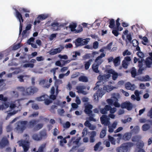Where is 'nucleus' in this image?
I'll list each match as a JSON object with an SVG mask.
<instances>
[{
	"instance_id": "0e129e2a",
	"label": "nucleus",
	"mask_w": 152,
	"mask_h": 152,
	"mask_svg": "<svg viewBox=\"0 0 152 152\" xmlns=\"http://www.w3.org/2000/svg\"><path fill=\"white\" fill-rule=\"evenodd\" d=\"M71 126L70 122L69 121H67L65 124V125H64V128H69Z\"/></svg>"
},
{
	"instance_id": "20e7f679",
	"label": "nucleus",
	"mask_w": 152,
	"mask_h": 152,
	"mask_svg": "<svg viewBox=\"0 0 152 152\" xmlns=\"http://www.w3.org/2000/svg\"><path fill=\"white\" fill-rule=\"evenodd\" d=\"M107 75H99L98 77L97 78L100 81H104L106 82L107 81L109 78L111 77V74L112 75V77L113 80H114V70L110 69L107 70Z\"/></svg>"
},
{
	"instance_id": "5701e85b",
	"label": "nucleus",
	"mask_w": 152,
	"mask_h": 152,
	"mask_svg": "<svg viewBox=\"0 0 152 152\" xmlns=\"http://www.w3.org/2000/svg\"><path fill=\"white\" fill-rule=\"evenodd\" d=\"M22 45H21L20 43H18L17 44H14L12 46H11L12 50H16L20 48Z\"/></svg>"
},
{
	"instance_id": "b1692460",
	"label": "nucleus",
	"mask_w": 152,
	"mask_h": 152,
	"mask_svg": "<svg viewBox=\"0 0 152 152\" xmlns=\"http://www.w3.org/2000/svg\"><path fill=\"white\" fill-rule=\"evenodd\" d=\"M121 60L120 56L115 58V66H118L120 65Z\"/></svg>"
},
{
	"instance_id": "c03bdc74",
	"label": "nucleus",
	"mask_w": 152,
	"mask_h": 152,
	"mask_svg": "<svg viewBox=\"0 0 152 152\" xmlns=\"http://www.w3.org/2000/svg\"><path fill=\"white\" fill-rule=\"evenodd\" d=\"M109 27L110 28H114V19H112L110 21Z\"/></svg>"
},
{
	"instance_id": "37998d69",
	"label": "nucleus",
	"mask_w": 152,
	"mask_h": 152,
	"mask_svg": "<svg viewBox=\"0 0 152 152\" xmlns=\"http://www.w3.org/2000/svg\"><path fill=\"white\" fill-rule=\"evenodd\" d=\"M132 42V43L133 46L135 47L138 46L139 44L138 41L136 39H133Z\"/></svg>"
},
{
	"instance_id": "8fccbe9b",
	"label": "nucleus",
	"mask_w": 152,
	"mask_h": 152,
	"mask_svg": "<svg viewBox=\"0 0 152 152\" xmlns=\"http://www.w3.org/2000/svg\"><path fill=\"white\" fill-rule=\"evenodd\" d=\"M139 121L141 123H143L146 122H150L151 121L149 120H146L144 118H141L139 120Z\"/></svg>"
},
{
	"instance_id": "6e6d98bb",
	"label": "nucleus",
	"mask_w": 152,
	"mask_h": 152,
	"mask_svg": "<svg viewBox=\"0 0 152 152\" xmlns=\"http://www.w3.org/2000/svg\"><path fill=\"white\" fill-rule=\"evenodd\" d=\"M108 140L111 142V144H114V138L110 135H108Z\"/></svg>"
},
{
	"instance_id": "4c0bfd02",
	"label": "nucleus",
	"mask_w": 152,
	"mask_h": 152,
	"mask_svg": "<svg viewBox=\"0 0 152 152\" xmlns=\"http://www.w3.org/2000/svg\"><path fill=\"white\" fill-rule=\"evenodd\" d=\"M23 67H30L31 68H33L34 66V64H33L29 63V64H26L23 65Z\"/></svg>"
},
{
	"instance_id": "a211bd4d",
	"label": "nucleus",
	"mask_w": 152,
	"mask_h": 152,
	"mask_svg": "<svg viewBox=\"0 0 152 152\" xmlns=\"http://www.w3.org/2000/svg\"><path fill=\"white\" fill-rule=\"evenodd\" d=\"M99 64L94 63L92 65V69L93 72L96 73H99V71L98 69Z\"/></svg>"
},
{
	"instance_id": "7ed1b4c3",
	"label": "nucleus",
	"mask_w": 152,
	"mask_h": 152,
	"mask_svg": "<svg viewBox=\"0 0 152 152\" xmlns=\"http://www.w3.org/2000/svg\"><path fill=\"white\" fill-rule=\"evenodd\" d=\"M134 143L131 142H127L121 144L119 147L117 148L116 151L117 152H127L131 147L133 146Z\"/></svg>"
},
{
	"instance_id": "69168bd1",
	"label": "nucleus",
	"mask_w": 152,
	"mask_h": 152,
	"mask_svg": "<svg viewBox=\"0 0 152 152\" xmlns=\"http://www.w3.org/2000/svg\"><path fill=\"white\" fill-rule=\"evenodd\" d=\"M48 80L45 79H43L40 80L39 82V84L41 85H44L45 84L47 83Z\"/></svg>"
},
{
	"instance_id": "0eeeda50",
	"label": "nucleus",
	"mask_w": 152,
	"mask_h": 152,
	"mask_svg": "<svg viewBox=\"0 0 152 152\" xmlns=\"http://www.w3.org/2000/svg\"><path fill=\"white\" fill-rule=\"evenodd\" d=\"M60 47L57 48L51 49L48 53L50 55H54L58 53H59L64 48V47L62 45H60Z\"/></svg>"
},
{
	"instance_id": "de8ad7c7",
	"label": "nucleus",
	"mask_w": 152,
	"mask_h": 152,
	"mask_svg": "<svg viewBox=\"0 0 152 152\" xmlns=\"http://www.w3.org/2000/svg\"><path fill=\"white\" fill-rule=\"evenodd\" d=\"M27 77V75H20L18 77V78L19 79V81L21 82H23L24 81V80L23 79V78L24 77Z\"/></svg>"
},
{
	"instance_id": "473e14b6",
	"label": "nucleus",
	"mask_w": 152,
	"mask_h": 152,
	"mask_svg": "<svg viewBox=\"0 0 152 152\" xmlns=\"http://www.w3.org/2000/svg\"><path fill=\"white\" fill-rule=\"evenodd\" d=\"M122 67L125 69H127L129 65V62L123 60L122 62Z\"/></svg>"
},
{
	"instance_id": "7c9ffc66",
	"label": "nucleus",
	"mask_w": 152,
	"mask_h": 152,
	"mask_svg": "<svg viewBox=\"0 0 152 152\" xmlns=\"http://www.w3.org/2000/svg\"><path fill=\"white\" fill-rule=\"evenodd\" d=\"M150 126L148 124H145L142 126V129L143 131H146L150 128Z\"/></svg>"
},
{
	"instance_id": "6ab92c4d",
	"label": "nucleus",
	"mask_w": 152,
	"mask_h": 152,
	"mask_svg": "<svg viewBox=\"0 0 152 152\" xmlns=\"http://www.w3.org/2000/svg\"><path fill=\"white\" fill-rule=\"evenodd\" d=\"M38 121L35 120H32L29 121L28 124L27 125V126L29 128H32L36 124Z\"/></svg>"
},
{
	"instance_id": "052dcab7",
	"label": "nucleus",
	"mask_w": 152,
	"mask_h": 152,
	"mask_svg": "<svg viewBox=\"0 0 152 152\" xmlns=\"http://www.w3.org/2000/svg\"><path fill=\"white\" fill-rule=\"evenodd\" d=\"M59 132L57 128H55L54 129L53 134L54 136H56L57 134H59Z\"/></svg>"
},
{
	"instance_id": "aec40b11",
	"label": "nucleus",
	"mask_w": 152,
	"mask_h": 152,
	"mask_svg": "<svg viewBox=\"0 0 152 152\" xmlns=\"http://www.w3.org/2000/svg\"><path fill=\"white\" fill-rule=\"evenodd\" d=\"M144 61L146 67L148 68H150L152 65V61L150 59L147 57L145 60H144Z\"/></svg>"
},
{
	"instance_id": "3c124183",
	"label": "nucleus",
	"mask_w": 152,
	"mask_h": 152,
	"mask_svg": "<svg viewBox=\"0 0 152 152\" xmlns=\"http://www.w3.org/2000/svg\"><path fill=\"white\" fill-rule=\"evenodd\" d=\"M24 152H27L29 149V146L28 145L25 144L23 147Z\"/></svg>"
},
{
	"instance_id": "774afa93",
	"label": "nucleus",
	"mask_w": 152,
	"mask_h": 152,
	"mask_svg": "<svg viewBox=\"0 0 152 152\" xmlns=\"http://www.w3.org/2000/svg\"><path fill=\"white\" fill-rule=\"evenodd\" d=\"M38 100L39 101H45V98L44 95L38 98Z\"/></svg>"
},
{
	"instance_id": "4be33fe9",
	"label": "nucleus",
	"mask_w": 152,
	"mask_h": 152,
	"mask_svg": "<svg viewBox=\"0 0 152 152\" xmlns=\"http://www.w3.org/2000/svg\"><path fill=\"white\" fill-rule=\"evenodd\" d=\"M114 87H112L111 86L108 85L104 86L103 89L104 90H105L107 92H109L113 89Z\"/></svg>"
},
{
	"instance_id": "2f4dec72",
	"label": "nucleus",
	"mask_w": 152,
	"mask_h": 152,
	"mask_svg": "<svg viewBox=\"0 0 152 152\" xmlns=\"http://www.w3.org/2000/svg\"><path fill=\"white\" fill-rule=\"evenodd\" d=\"M77 25L75 23H73L72 24H70L69 26V27L71 28V31H75V28L77 27Z\"/></svg>"
},
{
	"instance_id": "dca6fc26",
	"label": "nucleus",
	"mask_w": 152,
	"mask_h": 152,
	"mask_svg": "<svg viewBox=\"0 0 152 152\" xmlns=\"http://www.w3.org/2000/svg\"><path fill=\"white\" fill-rule=\"evenodd\" d=\"M101 144V142H99L97 143L94 147V151H102L103 149V147L100 146Z\"/></svg>"
},
{
	"instance_id": "49530a36",
	"label": "nucleus",
	"mask_w": 152,
	"mask_h": 152,
	"mask_svg": "<svg viewBox=\"0 0 152 152\" xmlns=\"http://www.w3.org/2000/svg\"><path fill=\"white\" fill-rule=\"evenodd\" d=\"M137 146L139 148H141L143 147L144 144L142 142H137Z\"/></svg>"
},
{
	"instance_id": "a19ab883",
	"label": "nucleus",
	"mask_w": 152,
	"mask_h": 152,
	"mask_svg": "<svg viewBox=\"0 0 152 152\" xmlns=\"http://www.w3.org/2000/svg\"><path fill=\"white\" fill-rule=\"evenodd\" d=\"M137 54L141 59H143L144 56V53L141 51L137 52Z\"/></svg>"
},
{
	"instance_id": "72a5a7b5",
	"label": "nucleus",
	"mask_w": 152,
	"mask_h": 152,
	"mask_svg": "<svg viewBox=\"0 0 152 152\" xmlns=\"http://www.w3.org/2000/svg\"><path fill=\"white\" fill-rule=\"evenodd\" d=\"M16 112L15 111H13L12 112H10L9 113H8V114H7V116H6V120L8 119L10 117V116L14 115L15 114H16Z\"/></svg>"
},
{
	"instance_id": "4468645a",
	"label": "nucleus",
	"mask_w": 152,
	"mask_h": 152,
	"mask_svg": "<svg viewBox=\"0 0 152 152\" xmlns=\"http://www.w3.org/2000/svg\"><path fill=\"white\" fill-rule=\"evenodd\" d=\"M125 87L126 89L132 91L134 90L135 88L134 84H132L129 82H128L126 83Z\"/></svg>"
},
{
	"instance_id": "39448f33",
	"label": "nucleus",
	"mask_w": 152,
	"mask_h": 152,
	"mask_svg": "<svg viewBox=\"0 0 152 152\" xmlns=\"http://www.w3.org/2000/svg\"><path fill=\"white\" fill-rule=\"evenodd\" d=\"M16 16L17 18L19 20L20 22L19 34H20L22 31L23 23L24 20L23 19L21 14L17 10H15Z\"/></svg>"
},
{
	"instance_id": "c9c22d12",
	"label": "nucleus",
	"mask_w": 152,
	"mask_h": 152,
	"mask_svg": "<svg viewBox=\"0 0 152 152\" xmlns=\"http://www.w3.org/2000/svg\"><path fill=\"white\" fill-rule=\"evenodd\" d=\"M140 139V138L139 136H135L133 137L132 139V142H138Z\"/></svg>"
},
{
	"instance_id": "f3484780",
	"label": "nucleus",
	"mask_w": 152,
	"mask_h": 152,
	"mask_svg": "<svg viewBox=\"0 0 152 152\" xmlns=\"http://www.w3.org/2000/svg\"><path fill=\"white\" fill-rule=\"evenodd\" d=\"M132 134L130 132H126L122 136V139L125 141L129 140L131 138Z\"/></svg>"
},
{
	"instance_id": "ea45409f",
	"label": "nucleus",
	"mask_w": 152,
	"mask_h": 152,
	"mask_svg": "<svg viewBox=\"0 0 152 152\" xmlns=\"http://www.w3.org/2000/svg\"><path fill=\"white\" fill-rule=\"evenodd\" d=\"M57 106L56 105H52L50 109V111L53 113H55L56 111L55 110V109H57Z\"/></svg>"
},
{
	"instance_id": "bf43d9fd",
	"label": "nucleus",
	"mask_w": 152,
	"mask_h": 152,
	"mask_svg": "<svg viewBox=\"0 0 152 152\" xmlns=\"http://www.w3.org/2000/svg\"><path fill=\"white\" fill-rule=\"evenodd\" d=\"M99 45V43L98 42L96 41L94 42L93 43V48L94 49H97Z\"/></svg>"
},
{
	"instance_id": "864d4df0",
	"label": "nucleus",
	"mask_w": 152,
	"mask_h": 152,
	"mask_svg": "<svg viewBox=\"0 0 152 152\" xmlns=\"http://www.w3.org/2000/svg\"><path fill=\"white\" fill-rule=\"evenodd\" d=\"M126 38H127V39L129 41V42L131 43L132 42V35L130 33H129V34H127V35L126 36Z\"/></svg>"
},
{
	"instance_id": "393cba45",
	"label": "nucleus",
	"mask_w": 152,
	"mask_h": 152,
	"mask_svg": "<svg viewBox=\"0 0 152 152\" xmlns=\"http://www.w3.org/2000/svg\"><path fill=\"white\" fill-rule=\"evenodd\" d=\"M131 76L132 77L135 78L137 75L136 70L134 67H132L131 71Z\"/></svg>"
},
{
	"instance_id": "e433bc0d",
	"label": "nucleus",
	"mask_w": 152,
	"mask_h": 152,
	"mask_svg": "<svg viewBox=\"0 0 152 152\" xmlns=\"http://www.w3.org/2000/svg\"><path fill=\"white\" fill-rule=\"evenodd\" d=\"M88 115L90 116L88 118V119L90 121H96V119L93 118V117L94 116V114L92 113L91 114Z\"/></svg>"
},
{
	"instance_id": "412c9836",
	"label": "nucleus",
	"mask_w": 152,
	"mask_h": 152,
	"mask_svg": "<svg viewBox=\"0 0 152 152\" xmlns=\"http://www.w3.org/2000/svg\"><path fill=\"white\" fill-rule=\"evenodd\" d=\"M82 38H79L77 39L75 41V43L76 47H78L82 46Z\"/></svg>"
},
{
	"instance_id": "f03ea898",
	"label": "nucleus",
	"mask_w": 152,
	"mask_h": 152,
	"mask_svg": "<svg viewBox=\"0 0 152 152\" xmlns=\"http://www.w3.org/2000/svg\"><path fill=\"white\" fill-rule=\"evenodd\" d=\"M32 139L36 141H40L46 139L47 134L46 130H42L40 131L39 134L34 133L32 136Z\"/></svg>"
},
{
	"instance_id": "f8f14e48",
	"label": "nucleus",
	"mask_w": 152,
	"mask_h": 152,
	"mask_svg": "<svg viewBox=\"0 0 152 152\" xmlns=\"http://www.w3.org/2000/svg\"><path fill=\"white\" fill-rule=\"evenodd\" d=\"M111 108V106L110 105H106L104 108H100V112L102 114H106L107 113V112L109 111Z\"/></svg>"
},
{
	"instance_id": "cd10ccee",
	"label": "nucleus",
	"mask_w": 152,
	"mask_h": 152,
	"mask_svg": "<svg viewBox=\"0 0 152 152\" xmlns=\"http://www.w3.org/2000/svg\"><path fill=\"white\" fill-rule=\"evenodd\" d=\"M92 61L91 59H90L88 61L86 62L84 65L85 68L86 70H88L89 69Z\"/></svg>"
},
{
	"instance_id": "f704fd0d",
	"label": "nucleus",
	"mask_w": 152,
	"mask_h": 152,
	"mask_svg": "<svg viewBox=\"0 0 152 152\" xmlns=\"http://www.w3.org/2000/svg\"><path fill=\"white\" fill-rule=\"evenodd\" d=\"M83 30V28L82 26H79L77 28V29L75 30V33L77 34L81 32Z\"/></svg>"
},
{
	"instance_id": "4d7b16f0",
	"label": "nucleus",
	"mask_w": 152,
	"mask_h": 152,
	"mask_svg": "<svg viewBox=\"0 0 152 152\" xmlns=\"http://www.w3.org/2000/svg\"><path fill=\"white\" fill-rule=\"evenodd\" d=\"M88 130L87 128H85L83 129L82 132V136L84 137L87 134Z\"/></svg>"
},
{
	"instance_id": "680f3d73",
	"label": "nucleus",
	"mask_w": 152,
	"mask_h": 152,
	"mask_svg": "<svg viewBox=\"0 0 152 152\" xmlns=\"http://www.w3.org/2000/svg\"><path fill=\"white\" fill-rule=\"evenodd\" d=\"M120 20V18H118L117 19V20H116V26L115 27L117 28L118 29L119 26H120V23L119 22V21Z\"/></svg>"
},
{
	"instance_id": "5fc2aeb1",
	"label": "nucleus",
	"mask_w": 152,
	"mask_h": 152,
	"mask_svg": "<svg viewBox=\"0 0 152 152\" xmlns=\"http://www.w3.org/2000/svg\"><path fill=\"white\" fill-rule=\"evenodd\" d=\"M109 129L108 131L110 132H112L113 131V129L114 128V122L112 123V126H108Z\"/></svg>"
},
{
	"instance_id": "9d476101",
	"label": "nucleus",
	"mask_w": 152,
	"mask_h": 152,
	"mask_svg": "<svg viewBox=\"0 0 152 152\" xmlns=\"http://www.w3.org/2000/svg\"><path fill=\"white\" fill-rule=\"evenodd\" d=\"M122 108H126L128 110H131L132 108V105L130 102H124L122 103L121 105Z\"/></svg>"
},
{
	"instance_id": "a18cd8bd",
	"label": "nucleus",
	"mask_w": 152,
	"mask_h": 152,
	"mask_svg": "<svg viewBox=\"0 0 152 152\" xmlns=\"http://www.w3.org/2000/svg\"><path fill=\"white\" fill-rule=\"evenodd\" d=\"M131 53L128 51V50H126L123 53V55L125 56L126 55L129 56L131 55Z\"/></svg>"
},
{
	"instance_id": "79ce46f5",
	"label": "nucleus",
	"mask_w": 152,
	"mask_h": 152,
	"mask_svg": "<svg viewBox=\"0 0 152 152\" xmlns=\"http://www.w3.org/2000/svg\"><path fill=\"white\" fill-rule=\"evenodd\" d=\"M113 44L112 42H110L106 46L103 47V48L108 50H110L111 49V46Z\"/></svg>"
},
{
	"instance_id": "2eb2a0df",
	"label": "nucleus",
	"mask_w": 152,
	"mask_h": 152,
	"mask_svg": "<svg viewBox=\"0 0 152 152\" xmlns=\"http://www.w3.org/2000/svg\"><path fill=\"white\" fill-rule=\"evenodd\" d=\"M46 146V143H43L39 147L37 151H36V148H34L33 151L35 152H44V149Z\"/></svg>"
},
{
	"instance_id": "e2e57ef3",
	"label": "nucleus",
	"mask_w": 152,
	"mask_h": 152,
	"mask_svg": "<svg viewBox=\"0 0 152 152\" xmlns=\"http://www.w3.org/2000/svg\"><path fill=\"white\" fill-rule=\"evenodd\" d=\"M82 46L85 45H86L88 43V41L87 40V39H83L82 38Z\"/></svg>"
},
{
	"instance_id": "338daca9",
	"label": "nucleus",
	"mask_w": 152,
	"mask_h": 152,
	"mask_svg": "<svg viewBox=\"0 0 152 152\" xmlns=\"http://www.w3.org/2000/svg\"><path fill=\"white\" fill-rule=\"evenodd\" d=\"M91 124L88 121H86L84 123V125L86 126L89 127H90V126L91 125Z\"/></svg>"
},
{
	"instance_id": "603ef678",
	"label": "nucleus",
	"mask_w": 152,
	"mask_h": 152,
	"mask_svg": "<svg viewBox=\"0 0 152 152\" xmlns=\"http://www.w3.org/2000/svg\"><path fill=\"white\" fill-rule=\"evenodd\" d=\"M7 100V97H4L3 94H0V100L6 102Z\"/></svg>"
},
{
	"instance_id": "bb28decb",
	"label": "nucleus",
	"mask_w": 152,
	"mask_h": 152,
	"mask_svg": "<svg viewBox=\"0 0 152 152\" xmlns=\"http://www.w3.org/2000/svg\"><path fill=\"white\" fill-rule=\"evenodd\" d=\"M48 17V16L47 15L41 14L38 16L37 18V19L41 20H43L47 18Z\"/></svg>"
},
{
	"instance_id": "58836bf2",
	"label": "nucleus",
	"mask_w": 152,
	"mask_h": 152,
	"mask_svg": "<svg viewBox=\"0 0 152 152\" xmlns=\"http://www.w3.org/2000/svg\"><path fill=\"white\" fill-rule=\"evenodd\" d=\"M43 126L42 124H37L35 128V129L37 130H38L42 128Z\"/></svg>"
},
{
	"instance_id": "423d86ee",
	"label": "nucleus",
	"mask_w": 152,
	"mask_h": 152,
	"mask_svg": "<svg viewBox=\"0 0 152 152\" xmlns=\"http://www.w3.org/2000/svg\"><path fill=\"white\" fill-rule=\"evenodd\" d=\"M28 123V121H19L18 122L19 124H18L16 128V130L23 132L26 129Z\"/></svg>"
},
{
	"instance_id": "1a4fd4ad",
	"label": "nucleus",
	"mask_w": 152,
	"mask_h": 152,
	"mask_svg": "<svg viewBox=\"0 0 152 152\" xmlns=\"http://www.w3.org/2000/svg\"><path fill=\"white\" fill-rule=\"evenodd\" d=\"M144 62H145V61L143 59H140V60L138 61V66L139 68L138 72L140 74H142V72L144 70V67H143Z\"/></svg>"
},
{
	"instance_id": "9b49d317",
	"label": "nucleus",
	"mask_w": 152,
	"mask_h": 152,
	"mask_svg": "<svg viewBox=\"0 0 152 152\" xmlns=\"http://www.w3.org/2000/svg\"><path fill=\"white\" fill-rule=\"evenodd\" d=\"M93 108V106L91 104H88L85 106L84 112L87 114L89 115L92 113V111L91 109Z\"/></svg>"
},
{
	"instance_id": "09e8293b",
	"label": "nucleus",
	"mask_w": 152,
	"mask_h": 152,
	"mask_svg": "<svg viewBox=\"0 0 152 152\" xmlns=\"http://www.w3.org/2000/svg\"><path fill=\"white\" fill-rule=\"evenodd\" d=\"M106 101L107 103L109 104V105L110 106L114 105V103L113 102V101L111 99H108Z\"/></svg>"
},
{
	"instance_id": "a878e982",
	"label": "nucleus",
	"mask_w": 152,
	"mask_h": 152,
	"mask_svg": "<svg viewBox=\"0 0 152 152\" xmlns=\"http://www.w3.org/2000/svg\"><path fill=\"white\" fill-rule=\"evenodd\" d=\"M79 80L80 81L87 82L88 81L87 78L85 76H81L79 78Z\"/></svg>"
},
{
	"instance_id": "13d9d810",
	"label": "nucleus",
	"mask_w": 152,
	"mask_h": 152,
	"mask_svg": "<svg viewBox=\"0 0 152 152\" xmlns=\"http://www.w3.org/2000/svg\"><path fill=\"white\" fill-rule=\"evenodd\" d=\"M32 108L34 110H37L39 109V107L38 105L35 104H33L32 105Z\"/></svg>"
},
{
	"instance_id": "c756f323",
	"label": "nucleus",
	"mask_w": 152,
	"mask_h": 152,
	"mask_svg": "<svg viewBox=\"0 0 152 152\" xmlns=\"http://www.w3.org/2000/svg\"><path fill=\"white\" fill-rule=\"evenodd\" d=\"M76 89L77 90L78 93H83V90L84 89L83 86H76Z\"/></svg>"
},
{
	"instance_id": "f257e3e1",
	"label": "nucleus",
	"mask_w": 152,
	"mask_h": 152,
	"mask_svg": "<svg viewBox=\"0 0 152 152\" xmlns=\"http://www.w3.org/2000/svg\"><path fill=\"white\" fill-rule=\"evenodd\" d=\"M17 89L22 94L26 95H32L38 91V89L36 87L31 86L25 89L23 87H18Z\"/></svg>"
},
{
	"instance_id": "ddd939ff",
	"label": "nucleus",
	"mask_w": 152,
	"mask_h": 152,
	"mask_svg": "<svg viewBox=\"0 0 152 152\" xmlns=\"http://www.w3.org/2000/svg\"><path fill=\"white\" fill-rule=\"evenodd\" d=\"M9 144V142L6 138H3L1 141L0 142V147L3 148Z\"/></svg>"
},
{
	"instance_id": "6e6552de",
	"label": "nucleus",
	"mask_w": 152,
	"mask_h": 152,
	"mask_svg": "<svg viewBox=\"0 0 152 152\" xmlns=\"http://www.w3.org/2000/svg\"><path fill=\"white\" fill-rule=\"evenodd\" d=\"M109 120V118L105 115H103L100 118L101 124H104L105 126H109L110 124Z\"/></svg>"
},
{
	"instance_id": "c85d7f7f",
	"label": "nucleus",
	"mask_w": 152,
	"mask_h": 152,
	"mask_svg": "<svg viewBox=\"0 0 152 152\" xmlns=\"http://www.w3.org/2000/svg\"><path fill=\"white\" fill-rule=\"evenodd\" d=\"M106 134V128H104L101 131L100 134V137L101 138H104Z\"/></svg>"
}]
</instances>
